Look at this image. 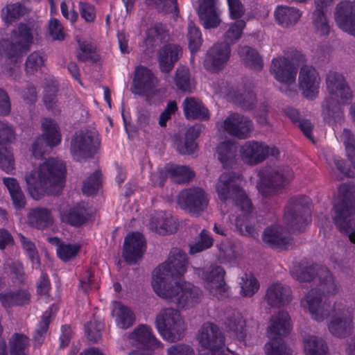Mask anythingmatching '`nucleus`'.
Returning <instances> with one entry per match:
<instances>
[{"mask_svg": "<svg viewBox=\"0 0 355 355\" xmlns=\"http://www.w3.org/2000/svg\"><path fill=\"white\" fill-rule=\"evenodd\" d=\"M241 175L234 171L223 173L216 184L218 198L224 203L230 202L241 209L242 214L236 218L235 225L242 236L257 238L259 236L257 220L252 213V204L245 192L235 183Z\"/></svg>", "mask_w": 355, "mask_h": 355, "instance_id": "nucleus-1", "label": "nucleus"}, {"mask_svg": "<svg viewBox=\"0 0 355 355\" xmlns=\"http://www.w3.org/2000/svg\"><path fill=\"white\" fill-rule=\"evenodd\" d=\"M318 277L320 288L311 289L306 295L305 300L312 318L316 321H321L329 314L331 306L327 304L325 294L334 295L338 287L334 282L330 270L324 266L311 264L300 267L297 279L300 282H311Z\"/></svg>", "mask_w": 355, "mask_h": 355, "instance_id": "nucleus-2", "label": "nucleus"}, {"mask_svg": "<svg viewBox=\"0 0 355 355\" xmlns=\"http://www.w3.org/2000/svg\"><path fill=\"white\" fill-rule=\"evenodd\" d=\"M67 169L62 161L49 158L40 164L37 171L25 175L28 191L35 200L45 195L59 196L64 186Z\"/></svg>", "mask_w": 355, "mask_h": 355, "instance_id": "nucleus-3", "label": "nucleus"}, {"mask_svg": "<svg viewBox=\"0 0 355 355\" xmlns=\"http://www.w3.org/2000/svg\"><path fill=\"white\" fill-rule=\"evenodd\" d=\"M33 42L32 29L25 23H19L10 33V39L0 40V58L5 60L3 70L12 76L17 63L21 62Z\"/></svg>", "mask_w": 355, "mask_h": 355, "instance_id": "nucleus-4", "label": "nucleus"}, {"mask_svg": "<svg viewBox=\"0 0 355 355\" xmlns=\"http://www.w3.org/2000/svg\"><path fill=\"white\" fill-rule=\"evenodd\" d=\"M341 200L334 205L335 225L341 233L355 243V186L343 184L338 188Z\"/></svg>", "mask_w": 355, "mask_h": 355, "instance_id": "nucleus-5", "label": "nucleus"}, {"mask_svg": "<svg viewBox=\"0 0 355 355\" xmlns=\"http://www.w3.org/2000/svg\"><path fill=\"white\" fill-rule=\"evenodd\" d=\"M155 284L154 291L168 302L174 303L178 309H189L198 304L202 297V291L200 288L191 284L181 286L175 281L171 284L157 287Z\"/></svg>", "mask_w": 355, "mask_h": 355, "instance_id": "nucleus-6", "label": "nucleus"}, {"mask_svg": "<svg viewBox=\"0 0 355 355\" xmlns=\"http://www.w3.org/2000/svg\"><path fill=\"white\" fill-rule=\"evenodd\" d=\"M187 254L180 248H173L168 259L159 265L154 271L152 281L153 289L166 284L173 283L180 279L187 271L188 266Z\"/></svg>", "mask_w": 355, "mask_h": 355, "instance_id": "nucleus-7", "label": "nucleus"}, {"mask_svg": "<svg viewBox=\"0 0 355 355\" xmlns=\"http://www.w3.org/2000/svg\"><path fill=\"white\" fill-rule=\"evenodd\" d=\"M155 325L161 336L171 343L180 340L186 330L179 311L173 308L161 310L157 315Z\"/></svg>", "mask_w": 355, "mask_h": 355, "instance_id": "nucleus-8", "label": "nucleus"}, {"mask_svg": "<svg viewBox=\"0 0 355 355\" xmlns=\"http://www.w3.org/2000/svg\"><path fill=\"white\" fill-rule=\"evenodd\" d=\"M310 198L306 196L290 199L285 209L284 219L290 231L302 232L311 222Z\"/></svg>", "mask_w": 355, "mask_h": 355, "instance_id": "nucleus-9", "label": "nucleus"}, {"mask_svg": "<svg viewBox=\"0 0 355 355\" xmlns=\"http://www.w3.org/2000/svg\"><path fill=\"white\" fill-rule=\"evenodd\" d=\"M101 144L98 131L95 128H82L72 137L70 152L74 159L80 161L93 157Z\"/></svg>", "mask_w": 355, "mask_h": 355, "instance_id": "nucleus-10", "label": "nucleus"}, {"mask_svg": "<svg viewBox=\"0 0 355 355\" xmlns=\"http://www.w3.org/2000/svg\"><path fill=\"white\" fill-rule=\"evenodd\" d=\"M293 177V173L289 166H279L261 178L259 191L266 198L277 195L288 184Z\"/></svg>", "mask_w": 355, "mask_h": 355, "instance_id": "nucleus-11", "label": "nucleus"}, {"mask_svg": "<svg viewBox=\"0 0 355 355\" xmlns=\"http://www.w3.org/2000/svg\"><path fill=\"white\" fill-rule=\"evenodd\" d=\"M178 203L185 212L197 217L207 208L209 199L202 189L191 187L180 192Z\"/></svg>", "mask_w": 355, "mask_h": 355, "instance_id": "nucleus-12", "label": "nucleus"}, {"mask_svg": "<svg viewBox=\"0 0 355 355\" xmlns=\"http://www.w3.org/2000/svg\"><path fill=\"white\" fill-rule=\"evenodd\" d=\"M42 125L44 132L32 145V154L37 159L42 158L49 148L58 146L61 142V134L54 121L45 119Z\"/></svg>", "mask_w": 355, "mask_h": 355, "instance_id": "nucleus-13", "label": "nucleus"}, {"mask_svg": "<svg viewBox=\"0 0 355 355\" xmlns=\"http://www.w3.org/2000/svg\"><path fill=\"white\" fill-rule=\"evenodd\" d=\"M155 77L151 70L147 67H138L135 71L132 92L140 96H146V101L150 105H159L163 99L159 94L148 95L155 86Z\"/></svg>", "mask_w": 355, "mask_h": 355, "instance_id": "nucleus-14", "label": "nucleus"}, {"mask_svg": "<svg viewBox=\"0 0 355 355\" xmlns=\"http://www.w3.org/2000/svg\"><path fill=\"white\" fill-rule=\"evenodd\" d=\"M225 338L218 327L213 323H205L200 329L199 343L208 352L202 355H225L223 350Z\"/></svg>", "mask_w": 355, "mask_h": 355, "instance_id": "nucleus-15", "label": "nucleus"}, {"mask_svg": "<svg viewBox=\"0 0 355 355\" xmlns=\"http://www.w3.org/2000/svg\"><path fill=\"white\" fill-rule=\"evenodd\" d=\"M327 304H330L331 309L329 314L324 318L331 316L328 323L329 332L338 338H345L349 336L352 331V315L349 309L345 307L336 308L335 304L332 306L331 302L327 300Z\"/></svg>", "mask_w": 355, "mask_h": 355, "instance_id": "nucleus-16", "label": "nucleus"}, {"mask_svg": "<svg viewBox=\"0 0 355 355\" xmlns=\"http://www.w3.org/2000/svg\"><path fill=\"white\" fill-rule=\"evenodd\" d=\"M231 55V47L227 43H216L207 52L204 67L211 73L224 69Z\"/></svg>", "mask_w": 355, "mask_h": 355, "instance_id": "nucleus-17", "label": "nucleus"}, {"mask_svg": "<svg viewBox=\"0 0 355 355\" xmlns=\"http://www.w3.org/2000/svg\"><path fill=\"white\" fill-rule=\"evenodd\" d=\"M320 77L313 66L303 65L299 73V89L302 95L309 100H314L318 95Z\"/></svg>", "mask_w": 355, "mask_h": 355, "instance_id": "nucleus-18", "label": "nucleus"}, {"mask_svg": "<svg viewBox=\"0 0 355 355\" xmlns=\"http://www.w3.org/2000/svg\"><path fill=\"white\" fill-rule=\"evenodd\" d=\"M146 241L139 232H130L124 239L122 257L129 265L140 260L145 251Z\"/></svg>", "mask_w": 355, "mask_h": 355, "instance_id": "nucleus-19", "label": "nucleus"}, {"mask_svg": "<svg viewBox=\"0 0 355 355\" xmlns=\"http://www.w3.org/2000/svg\"><path fill=\"white\" fill-rule=\"evenodd\" d=\"M223 128L230 135L239 139H245L250 136L253 123L248 117L238 112H233L224 120Z\"/></svg>", "mask_w": 355, "mask_h": 355, "instance_id": "nucleus-20", "label": "nucleus"}, {"mask_svg": "<svg viewBox=\"0 0 355 355\" xmlns=\"http://www.w3.org/2000/svg\"><path fill=\"white\" fill-rule=\"evenodd\" d=\"M334 19L341 30L355 36V3L347 1L339 3L336 7Z\"/></svg>", "mask_w": 355, "mask_h": 355, "instance_id": "nucleus-21", "label": "nucleus"}, {"mask_svg": "<svg viewBox=\"0 0 355 355\" xmlns=\"http://www.w3.org/2000/svg\"><path fill=\"white\" fill-rule=\"evenodd\" d=\"M225 272L221 266H215L211 270H203L202 277L207 282L206 287L209 292L217 298H223L227 295V286L224 276Z\"/></svg>", "mask_w": 355, "mask_h": 355, "instance_id": "nucleus-22", "label": "nucleus"}, {"mask_svg": "<svg viewBox=\"0 0 355 355\" xmlns=\"http://www.w3.org/2000/svg\"><path fill=\"white\" fill-rule=\"evenodd\" d=\"M270 71L277 81L288 85L295 82L297 72L294 64L285 57L273 58Z\"/></svg>", "mask_w": 355, "mask_h": 355, "instance_id": "nucleus-23", "label": "nucleus"}, {"mask_svg": "<svg viewBox=\"0 0 355 355\" xmlns=\"http://www.w3.org/2000/svg\"><path fill=\"white\" fill-rule=\"evenodd\" d=\"M326 85L331 94H340L343 105L351 103L352 93L343 74L329 71L326 75Z\"/></svg>", "mask_w": 355, "mask_h": 355, "instance_id": "nucleus-24", "label": "nucleus"}, {"mask_svg": "<svg viewBox=\"0 0 355 355\" xmlns=\"http://www.w3.org/2000/svg\"><path fill=\"white\" fill-rule=\"evenodd\" d=\"M262 240L272 249L288 250L293 247V239L286 236L282 228L277 225L267 227L263 234Z\"/></svg>", "mask_w": 355, "mask_h": 355, "instance_id": "nucleus-25", "label": "nucleus"}, {"mask_svg": "<svg viewBox=\"0 0 355 355\" xmlns=\"http://www.w3.org/2000/svg\"><path fill=\"white\" fill-rule=\"evenodd\" d=\"M243 162L255 165L266 159L269 154V146L256 141H246L240 150Z\"/></svg>", "mask_w": 355, "mask_h": 355, "instance_id": "nucleus-26", "label": "nucleus"}, {"mask_svg": "<svg viewBox=\"0 0 355 355\" xmlns=\"http://www.w3.org/2000/svg\"><path fill=\"white\" fill-rule=\"evenodd\" d=\"M182 55V47L176 44H164L158 53L159 67L162 73H169Z\"/></svg>", "mask_w": 355, "mask_h": 355, "instance_id": "nucleus-27", "label": "nucleus"}, {"mask_svg": "<svg viewBox=\"0 0 355 355\" xmlns=\"http://www.w3.org/2000/svg\"><path fill=\"white\" fill-rule=\"evenodd\" d=\"M291 318L288 313L279 311L277 315H272L271 324L268 327V334L270 340L283 339L291 331Z\"/></svg>", "mask_w": 355, "mask_h": 355, "instance_id": "nucleus-28", "label": "nucleus"}, {"mask_svg": "<svg viewBox=\"0 0 355 355\" xmlns=\"http://www.w3.org/2000/svg\"><path fill=\"white\" fill-rule=\"evenodd\" d=\"M291 288L282 284H273L267 290L266 300L272 306L280 308L291 301Z\"/></svg>", "mask_w": 355, "mask_h": 355, "instance_id": "nucleus-29", "label": "nucleus"}, {"mask_svg": "<svg viewBox=\"0 0 355 355\" xmlns=\"http://www.w3.org/2000/svg\"><path fill=\"white\" fill-rule=\"evenodd\" d=\"M129 338L135 341L139 348L154 349L158 348L160 342L154 336L151 329L144 324H140L129 334Z\"/></svg>", "mask_w": 355, "mask_h": 355, "instance_id": "nucleus-30", "label": "nucleus"}, {"mask_svg": "<svg viewBox=\"0 0 355 355\" xmlns=\"http://www.w3.org/2000/svg\"><path fill=\"white\" fill-rule=\"evenodd\" d=\"M238 54L245 67L257 71L262 70L263 60L257 49L248 45H239Z\"/></svg>", "mask_w": 355, "mask_h": 355, "instance_id": "nucleus-31", "label": "nucleus"}, {"mask_svg": "<svg viewBox=\"0 0 355 355\" xmlns=\"http://www.w3.org/2000/svg\"><path fill=\"white\" fill-rule=\"evenodd\" d=\"M31 295L26 289H18L0 293V302L4 308L24 306L29 304Z\"/></svg>", "mask_w": 355, "mask_h": 355, "instance_id": "nucleus-32", "label": "nucleus"}, {"mask_svg": "<svg viewBox=\"0 0 355 355\" xmlns=\"http://www.w3.org/2000/svg\"><path fill=\"white\" fill-rule=\"evenodd\" d=\"M277 23L282 27H288L295 24L301 17L302 12L297 8L287 6H279L275 10Z\"/></svg>", "mask_w": 355, "mask_h": 355, "instance_id": "nucleus-33", "label": "nucleus"}, {"mask_svg": "<svg viewBox=\"0 0 355 355\" xmlns=\"http://www.w3.org/2000/svg\"><path fill=\"white\" fill-rule=\"evenodd\" d=\"M89 214L83 204H77L61 214L62 220L73 227H80L88 220Z\"/></svg>", "mask_w": 355, "mask_h": 355, "instance_id": "nucleus-34", "label": "nucleus"}, {"mask_svg": "<svg viewBox=\"0 0 355 355\" xmlns=\"http://www.w3.org/2000/svg\"><path fill=\"white\" fill-rule=\"evenodd\" d=\"M28 219L31 225L38 230L48 228L53 222L51 210L45 207L32 209L28 215Z\"/></svg>", "mask_w": 355, "mask_h": 355, "instance_id": "nucleus-35", "label": "nucleus"}, {"mask_svg": "<svg viewBox=\"0 0 355 355\" xmlns=\"http://www.w3.org/2000/svg\"><path fill=\"white\" fill-rule=\"evenodd\" d=\"M112 314L115 317L116 326L121 329L132 327L136 320L134 312L119 302H115Z\"/></svg>", "mask_w": 355, "mask_h": 355, "instance_id": "nucleus-36", "label": "nucleus"}, {"mask_svg": "<svg viewBox=\"0 0 355 355\" xmlns=\"http://www.w3.org/2000/svg\"><path fill=\"white\" fill-rule=\"evenodd\" d=\"M226 329L230 332H233L239 340H243L246 336L245 321L242 314L233 311L229 313L225 321Z\"/></svg>", "mask_w": 355, "mask_h": 355, "instance_id": "nucleus-37", "label": "nucleus"}, {"mask_svg": "<svg viewBox=\"0 0 355 355\" xmlns=\"http://www.w3.org/2000/svg\"><path fill=\"white\" fill-rule=\"evenodd\" d=\"M229 96L234 104L245 110H252L257 103L256 95L250 90H234L230 93Z\"/></svg>", "mask_w": 355, "mask_h": 355, "instance_id": "nucleus-38", "label": "nucleus"}, {"mask_svg": "<svg viewBox=\"0 0 355 355\" xmlns=\"http://www.w3.org/2000/svg\"><path fill=\"white\" fill-rule=\"evenodd\" d=\"M236 146L230 141H223L217 147L218 157L224 168L232 167L236 162Z\"/></svg>", "mask_w": 355, "mask_h": 355, "instance_id": "nucleus-39", "label": "nucleus"}, {"mask_svg": "<svg viewBox=\"0 0 355 355\" xmlns=\"http://www.w3.org/2000/svg\"><path fill=\"white\" fill-rule=\"evenodd\" d=\"M49 241L51 244L58 246L57 254L64 261H68L74 258L80 249L79 245L65 244L58 237L49 238Z\"/></svg>", "mask_w": 355, "mask_h": 355, "instance_id": "nucleus-40", "label": "nucleus"}, {"mask_svg": "<svg viewBox=\"0 0 355 355\" xmlns=\"http://www.w3.org/2000/svg\"><path fill=\"white\" fill-rule=\"evenodd\" d=\"M29 345L30 339L24 334L15 333L8 340L10 355H26Z\"/></svg>", "mask_w": 355, "mask_h": 355, "instance_id": "nucleus-41", "label": "nucleus"}, {"mask_svg": "<svg viewBox=\"0 0 355 355\" xmlns=\"http://www.w3.org/2000/svg\"><path fill=\"white\" fill-rule=\"evenodd\" d=\"M306 355H327L328 347L325 342L315 336H309L304 339Z\"/></svg>", "mask_w": 355, "mask_h": 355, "instance_id": "nucleus-42", "label": "nucleus"}, {"mask_svg": "<svg viewBox=\"0 0 355 355\" xmlns=\"http://www.w3.org/2000/svg\"><path fill=\"white\" fill-rule=\"evenodd\" d=\"M26 13V7L20 3L7 5L1 10V18L6 24H12Z\"/></svg>", "mask_w": 355, "mask_h": 355, "instance_id": "nucleus-43", "label": "nucleus"}, {"mask_svg": "<svg viewBox=\"0 0 355 355\" xmlns=\"http://www.w3.org/2000/svg\"><path fill=\"white\" fill-rule=\"evenodd\" d=\"M53 306H50L44 312L38 328L34 331L32 340L35 347H40L44 340L45 334L48 331L51 322L50 318L53 313Z\"/></svg>", "mask_w": 355, "mask_h": 355, "instance_id": "nucleus-44", "label": "nucleus"}, {"mask_svg": "<svg viewBox=\"0 0 355 355\" xmlns=\"http://www.w3.org/2000/svg\"><path fill=\"white\" fill-rule=\"evenodd\" d=\"M312 23L317 33L321 36L329 34L330 26L324 10L316 7L312 13Z\"/></svg>", "mask_w": 355, "mask_h": 355, "instance_id": "nucleus-45", "label": "nucleus"}, {"mask_svg": "<svg viewBox=\"0 0 355 355\" xmlns=\"http://www.w3.org/2000/svg\"><path fill=\"white\" fill-rule=\"evenodd\" d=\"M245 26V21L244 20H236L225 32L224 35L225 41L222 43H227L231 47V45L236 43L241 37Z\"/></svg>", "mask_w": 355, "mask_h": 355, "instance_id": "nucleus-46", "label": "nucleus"}, {"mask_svg": "<svg viewBox=\"0 0 355 355\" xmlns=\"http://www.w3.org/2000/svg\"><path fill=\"white\" fill-rule=\"evenodd\" d=\"M187 38L191 53H194L198 51L202 44V34L200 29L196 26L192 21H190L188 24Z\"/></svg>", "mask_w": 355, "mask_h": 355, "instance_id": "nucleus-47", "label": "nucleus"}, {"mask_svg": "<svg viewBox=\"0 0 355 355\" xmlns=\"http://www.w3.org/2000/svg\"><path fill=\"white\" fill-rule=\"evenodd\" d=\"M288 118L297 127L303 134L310 140H313L312 131L313 125L309 119H302L300 112H284Z\"/></svg>", "mask_w": 355, "mask_h": 355, "instance_id": "nucleus-48", "label": "nucleus"}, {"mask_svg": "<svg viewBox=\"0 0 355 355\" xmlns=\"http://www.w3.org/2000/svg\"><path fill=\"white\" fill-rule=\"evenodd\" d=\"M156 229L159 234H173L178 230L176 220L165 214H161L156 218Z\"/></svg>", "mask_w": 355, "mask_h": 355, "instance_id": "nucleus-49", "label": "nucleus"}, {"mask_svg": "<svg viewBox=\"0 0 355 355\" xmlns=\"http://www.w3.org/2000/svg\"><path fill=\"white\" fill-rule=\"evenodd\" d=\"M58 91V87L53 84L47 85L44 88L43 102L48 110L60 111V109L57 105Z\"/></svg>", "mask_w": 355, "mask_h": 355, "instance_id": "nucleus-50", "label": "nucleus"}, {"mask_svg": "<svg viewBox=\"0 0 355 355\" xmlns=\"http://www.w3.org/2000/svg\"><path fill=\"white\" fill-rule=\"evenodd\" d=\"M149 6H153L159 12L178 14L177 0H146Z\"/></svg>", "mask_w": 355, "mask_h": 355, "instance_id": "nucleus-51", "label": "nucleus"}, {"mask_svg": "<svg viewBox=\"0 0 355 355\" xmlns=\"http://www.w3.org/2000/svg\"><path fill=\"white\" fill-rule=\"evenodd\" d=\"M104 329L103 324L94 318L85 325L87 338L92 343H97L101 338V331Z\"/></svg>", "mask_w": 355, "mask_h": 355, "instance_id": "nucleus-52", "label": "nucleus"}, {"mask_svg": "<svg viewBox=\"0 0 355 355\" xmlns=\"http://www.w3.org/2000/svg\"><path fill=\"white\" fill-rule=\"evenodd\" d=\"M101 184V173L96 171L83 182V192L87 196H92L97 193Z\"/></svg>", "mask_w": 355, "mask_h": 355, "instance_id": "nucleus-53", "label": "nucleus"}, {"mask_svg": "<svg viewBox=\"0 0 355 355\" xmlns=\"http://www.w3.org/2000/svg\"><path fill=\"white\" fill-rule=\"evenodd\" d=\"M19 238L22 248L26 251V254L32 262L33 266H34L36 264L39 267L40 266V261L35 243L21 234H19Z\"/></svg>", "mask_w": 355, "mask_h": 355, "instance_id": "nucleus-54", "label": "nucleus"}, {"mask_svg": "<svg viewBox=\"0 0 355 355\" xmlns=\"http://www.w3.org/2000/svg\"><path fill=\"white\" fill-rule=\"evenodd\" d=\"M201 24L205 29L215 28L220 25V19L216 10L197 12Z\"/></svg>", "mask_w": 355, "mask_h": 355, "instance_id": "nucleus-55", "label": "nucleus"}, {"mask_svg": "<svg viewBox=\"0 0 355 355\" xmlns=\"http://www.w3.org/2000/svg\"><path fill=\"white\" fill-rule=\"evenodd\" d=\"M15 159L10 146H0V168L9 173L14 169Z\"/></svg>", "mask_w": 355, "mask_h": 355, "instance_id": "nucleus-56", "label": "nucleus"}, {"mask_svg": "<svg viewBox=\"0 0 355 355\" xmlns=\"http://www.w3.org/2000/svg\"><path fill=\"white\" fill-rule=\"evenodd\" d=\"M266 355H290L284 339H272L265 345Z\"/></svg>", "mask_w": 355, "mask_h": 355, "instance_id": "nucleus-57", "label": "nucleus"}, {"mask_svg": "<svg viewBox=\"0 0 355 355\" xmlns=\"http://www.w3.org/2000/svg\"><path fill=\"white\" fill-rule=\"evenodd\" d=\"M343 139L347 157L353 166L355 167V137L349 130L344 129Z\"/></svg>", "mask_w": 355, "mask_h": 355, "instance_id": "nucleus-58", "label": "nucleus"}, {"mask_svg": "<svg viewBox=\"0 0 355 355\" xmlns=\"http://www.w3.org/2000/svg\"><path fill=\"white\" fill-rule=\"evenodd\" d=\"M10 275L16 284H24L26 279V275L23 264L20 261H12L8 264Z\"/></svg>", "mask_w": 355, "mask_h": 355, "instance_id": "nucleus-59", "label": "nucleus"}, {"mask_svg": "<svg viewBox=\"0 0 355 355\" xmlns=\"http://www.w3.org/2000/svg\"><path fill=\"white\" fill-rule=\"evenodd\" d=\"M175 82L177 87L183 92L191 89L190 73L188 69L178 68L175 72Z\"/></svg>", "mask_w": 355, "mask_h": 355, "instance_id": "nucleus-60", "label": "nucleus"}, {"mask_svg": "<svg viewBox=\"0 0 355 355\" xmlns=\"http://www.w3.org/2000/svg\"><path fill=\"white\" fill-rule=\"evenodd\" d=\"M164 30L162 24H155L147 30L144 43L146 46H155L157 41H161L164 38Z\"/></svg>", "mask_w": 355, "mask_h": 355, "instance_id": "nucleus-61", "label": "nucleus"}, {"mask_svg": "<svg viewBox=\"0 0 355 355\" xmlns=\"http://www.w3.org/2000/svg\"><path fill=\"white\" fill-rule=\"evenodd\" d=\"M164 30L162 24H155L147 30L144 43L146 46H155L157 41H161L164 38Z\"/></svg>", "mask_w": 355, "mask_h": 355, "instance_id": "nucleus-62", "label": "nucleus"}, {"mask_svg": "<svg viewBox=\"0 0 355 355\" xmlns=\"http://www.w3.org/2000/svg\"><path fill=\"white\" fill-rule=\"evenodd\" d=\"M164 30L162 24H155L147 30L144 43L146 46H155L157 41H161L164 38Z\"/></svg>", "mask_w": 355, "mask_h": 355, "instance_id": "nucleus-63", "label": "nucleus"}, {"mask_svg": "<svg viewBox=\"0 0 355 355\" xmlns=\"http://www.w3.org/2000/svg\"><path fill=\"white\" fill-rule=\"evenodd\" d=\"M241 294L245 297H250L259 289V284L255 277L252 275L250 277L245 274V278L242 277Z\"/></svg>", "mask_w": 355, "mask_h": 355, "instance_id": "nucleus-64", "label": "nucleus"}]
</instances>
